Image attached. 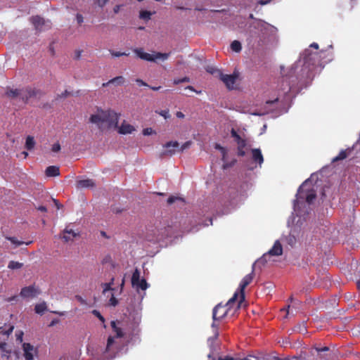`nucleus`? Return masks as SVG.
Masks as SVG:
<instances>
[{"label":"nucleus","instance_id":"10","mask_svg":"<svg viewBox=\"0 0 360 360\" xmlns=\"http://www.w3.org/2000/svg\"><path fill=\"white\" fill-rule=\"evenodd\" d=\"M226 85L229 89H233V86L238 78V75L233 73L232 75H225L223 72L220 73L219 77Z\"/></svg>","mask_w":360,"mask_h":360},{"label":"nucleus","instance_id":"11","mask_svg":"<svg viewBox=\"0 0 360 360\" xmlns=\"http://www.w3.org/2000/svg\"><path fill=\"white\" fill-rule=\"evenodd\" d=\"M39 294V290L34 285L24 287L21 289L20 296L24 298L34 297Z\"/></svg>","mask_w":360,"mask_h":360},{"label":"nucleus","instance_id":"23","mask_svg":"<svg viewBox=\"0 0 360 360\" xmlns=\"http://www.w3.org/2000/svg\"><path fill=\"white\" fill-rule=\"evenodd\" d=\"M115 337H112V336H109L108 340H107V345H106V347H105V353H109V352H114L115 350V348H114V345H115Z\"/></svg>","mask_w":360,"mask_h":360},{"label":"nucleus","instance_id":"39","mask_svg":"<svg viewBox=\"0 0 360 360\" xmlns=\"http://www.w3.org/2000/svg\"><path fill=\"white\" fill-rule=\"evenodd\" d=\"M189 82H190V78L188 77H184L181 78V79H174V81H173V84H175V85H177V84H179L181 83Z\"/></svg>","mask_w":360,"mask_h":360},{"label":"nucleus","instance_id":"33","mask_svg":"<svg viewBox=\"0 0 360 360\" xmlns=\"http://www.w3.org/2000/svg\"><path fill=\"white\" fill-rule=\"evenodd\" d=\"M231 48L233 51L238 53L241 51L242 46L239 41L235 40L231 44Z\"/></svg>","mask_w":360,"mask_h":360},{"label":"nucleus","instance_id":"46","mask_svg":"<svg viewBox=\"0 0 360 360\" xmlns=\"http://www.w3.org/2000/svg\"><path fill=\"white\" fill-rule=\"evenodd\" d=\"M113 289L111 288L110 283H104L103 284V293L105 294L107 291L112 290Z\"/></svg>","mask_w":360,"mask_h":360},{"label":"nucleus","instance_id":"60","mask_svg":"<svg viewBox=\"0 0 360 360\" xmlns=\"http://www.w3.org/2000/svg\"><path fill=\"white\" fill-rule=\"evenodd\" d=\"M120 10V5L115 6L114 7V8H113V11H114L115 13H119Z\"/></svg>","mask_w":360,"mask_h":360},{"label":"nucleus","instance_id":"38","mask_svg":"<svg viewBox=\"0 0 360 360\" xmlns=\"http://www.w3.org/2000/svg\"><path fill=\"white\" fill-rule=\"evenodd\" d=\"M207 71L210 72L212 75H215L216 76L219 77L220 76V73H222V72L220 70H218L214 67H208L207 68Z\"/></svg>","mask_w":360,"mask_h":360},{"label":"nucleus","instance_id":"48","mask_svg":"<svg viewBox=\"0 0 360 360\" xmlns=\"http://www.w3.org/2000/svg\"><path fill=\"white\" fill-rule=\"evenodd\" d=\"M118 304L117 300L112 295L111 298L110 299V304L115 307Z\"/></svg>","mask_w":360,"mask_h":360},{"label":"nucleus","instance_id":"29","mask_svg":"<svg viewBox=\"0 0 360 360\" xmlns=\"http://www.w3.org/2000/svg\"><path fill=\"white\" fill-rule=\"evenodd\" d=\"M6 239L10 240L15 245V247L20 246L22 244H25V245H28L32 243V241H29V242L25 243L23 241L18 240L15 237H6Z\"/></svg>","mask_w":360,"mask_h":360},{"label":"nucleus","instance_id":"15","mask_svg":"<svg viewBox=\"0 0 360 360\" xmlns=\"http://www.w3.org/2000/svg\"><path fill=\"white\" fill-rule=\"evenodd\" d=\"M95 186L94 181L90 179L77 180L76 182V187L79 189L93 188Z\"/></svg>","mask_w":360,"mask_h":360},{"label":"nucleus","instance_id":"22","mask_svg":"<svg viewBox=\"0 0 360 360\" xmlns=\"http://www.w3.org/2000/svg\"><path fill=\"white\" fill-rule=\"evenodd\" d=\"M217 339V338H214V335L207 339V344L211 350L210 353L207 355L209 359H211L213 356L214 352L216 350L215 341Z\"/></svg>","mask_w":360,"mask_h":360},{"label":"nucleus","instance_id":"50","mask_svg":"<svg viewBox=\"0 0 360 360\" xmlns=\"http://www.w3.org/2000/svg\"><path fill=\"white\" fill-rule=\"evenodd\" d=\"M108 0H96V3L100 6L103 7L107 3Z\"/></svg>","mask_w":360,"mask_h":360},{"label":"nucleus","instance_id":"61","mask_svg":"<svg viewBox=\"0 0 360 360\" xmlns=\"http://www.w3.org/2000/svg\"><path fill=\"white\" fill-rule=\"evenodd\" d=\"M278 99H279V98L277 97L276 98H275V99H274V100H273V101H271V100L267 101L266 102V104H272V103H274L277 102V101H278Z\"/></svg>","mask_w":360,"mask_h":360},{"label":"nucleus","instance_id":"24","mask_svg":"<svg viewBox=\"0 0 360 360\" xmlns=\"http://www.w3.org/2000/svg\"><path fill=\"white\" fill-rule=\"evenodd\" d=\"M6 95L11 98H16L20 97V89H8Z\"/></svg>","mask_w":360,"mask_h":360},{"label":"nucleus","instance_id":"2","mask_svg":"<svg viewBox=\"0 0 360 360\" xmlns=\"http://www.w3.org/2000/svg\"><path fill=\"white\" fill-rule=\"evenodd\" d=\"M301 63H302V71H306L305 74L308 76L309 72L312 71L315 66L320 64L319 53L317 51L312 52L309 49H306L302 54V60H300L298 63L295 65V67L292 68L294 72Z\"/></svg>","mask_w":360,"mask_h":360},{"label":"nucleus","instance_id":"49","mask_svg":"<svg viewBox=\"0 0 360 360\" xmlns=\"http://www.w3.org/2000/svg\"><path fill=\"white\" fill-rule=\"evenodd\" d=\"M316 351L318 352V353H321V352H328L329 351V347H316L315 348Z\"/></svg>","mask_w":360,"mask_h":360},{"label":"nucleus","instance_id":"21","mask_svg":"<svg viewBox=\"0 0 360 360\" xmlns=\"http://www.w3.org/2000/svg\"><path fill=\"white\" fill-rule=\"evenodd\" d=\"M352 149L347 148L346 150H342L339 154L333 159V162H338L340 160H345L351 153Z\"/></svg>","mask_w":360,"mask_h":360},{"label":"nucleus","instance_id":"57","mask_svg":"<svg viewBox=\"0 0 360 360\" xmlns=\"http://www.w3.org/2000/svg\"><path fill=\"white\" fill-rule=\"evenodd\" d=\"M16 336L17 340H19L20 342L22 341L23 333L22 331H20L19 334H17Z\"/></svg>","mask_w":360,"mask_h":360},{"label":"nucleus","instance_id":"1","mask_svg":"<svg viewBox=\"0 0 360 360\" xmlns=\"http://www.w3.org/2000/svg\"><path fill=\"white\" fill-rule=\"evenodd\" d=\"M120 116V114L114 110H104L98 108L96 113L90 116L89 122L96 124L99 130L103 131L105 129L117 128Z\"/></svg>","mask_w":360,"mask_h":360},{"label":"nucleus","instance_id":"44","mask_svg":"<svg viewBox=\"0 0 360 360\" xmlns=\"http://www.w3.org/2000/svg\"><path fill=\"white\" fill-rule=\"evenodd\" d=\"M161 116L164 117L165 119H167L170 117L169 110H161L158 112Z\"/></svg>","mask_w":360,"mask_h":360},{"label":"nucleus","instance_id":"32","mask_svg":"<svg viewBox=\"0 0 360 360\" xmlns=\"http://www.w3.org/2000/svg\"><path fill=\"white\" fill-rule=\"evenodd\" d=\"M6 326L0 327V333L3 335H9L10 334L12 333L14 327L11 325L8 326V328H6Z\"/></svg>","mask_w":360,"mask_h":360},{"label":"nucleus","instance_id":"7","mask_svg":"<svg viewBox=\"0 0 360 360\" xmlns=\"http://www.w3.org/2000/svg\"><path fill=\"white\" fill-rule=\"evenodd\" d=\"M30 21L34 26L35 30L39 32L51 27L50 21H46L43 18L39 15L32 16L30 18Z\"/></svg>","mask_w":360,"mask_h":360},{"label":"nucleus","instance_id":"63","mask_svg":"<svg viewBox=\"0 0 360 360\" xmlns=\"http://www.w3.org/2000/svg\"><path fill=\"white\" fill-rule=\"evenodd\" d=\"M310 47L314 48V49H316V50H317V49H319V45H318V44H317V43L314 42V43H312V44L310 45Z\"/></svg>","mask_w":360,"mask_h":360},{"label":"nucleus","instance_id":"35","mask_svg":"<svg viewBox=\"0 0 360 360\" xmlns=\"http://www.w3.org/2000/svg\"><path fill=\"white\" fill-rule=\"evenodd\" d=\"M151 15H152V13L150 11H141L139 13V18L146 21H148V20H150Z\"/></svg>","mask_w":360,"mask_h":360},{"label":"nucleus","instance_id":"54","mask_svg":"<svg viewBox=\"0 0 360 360\" xmlns=\"http://www.w3.org/2000/svg\"><path fill=\"white\" fill-rule=\"evenodd\" d=\"M215 148L221 150V152L223 153L224 155L226 154L225 148L224 147L221 146L219 144H216Z\"/></svg>","mask_w":360,"mask_h":360},{"label":"nucleus","instance_id":"27","mask_svg":"<svg viewBox=\"0 0 360 360\" xmlns=\"http://www.w3.org/2000/svg\"><path fill=\"white\" fill-rule=\"evenodd\" d=\"M157 231L158 232V234H155V236H150L149 234L147 235L146 238H147V240H149V241H152L153 243H158L160 240H162L167 236H164L162 234H160L159 233V230H157Z\"/></svg>","mask_w":360,"mask_h":360},{"label":"nucleus","instance_id":"59","mask_svg":"<svg viewBox=\"0 0 360 360\" xmlns=\"http://www.w3.org/2000/svg\"><path fill=\"white\" fill-rule=\"evenodd\" d=\"M37 209L38 210H39L41 212H46L47 211L46 207L45 206H43V205L39 206Z\"/></svg>","mask_w":360,"mask_h":360},{"label":"nucleus","instance_id":"64","mask_svg":"<svg viewBox=\"0 0 360 360\" xmlns=\"http://www.w3.org/2000/svg\"><path fill=\"white\" fill-rule=\"evenodd\" d=\"M148 87L150 89H151L152 90H153V91H158V90H160L161 89L160 86H149Z\"/></svg>","mask_w":360,"mask_h":360},{"label":"nucleus","instance_id":"47","mask_svg":"<svg viewBox=\"0 0 360 360\" xmlns=\"http://www.w3.org/2000/svg\"><path fill=\"white\" fill-rule=\"evenodd\" d=\"M153 130L151 128H146L143 130V134L145 136L150 135L153 133Z\"/></svg>","mask_w":360,"mask_h":360},{"label":"nucleus","instance_id":"18","mask_svg":"<svg viewBox=\"0 0 360 360\" xmlns=\"http://www.w3.org/2000/svg\"><path fill=\"white\" fill-rule=\"evenodd\" d=\"M134 131L135 128L132 125L125 123L124 122L118 129V132L121 134H131Z\"/></svg>","mask_w":360,"mask_h":360},{"label":"nucleus","instance_id":"37","mask_svg":"<svg viewBox=\"0 0 360 360\" xmlns=\"http://www.w3.org/2000/svg\"><path fill=\"white\" fill-rule=\"evenodd\" d=\"M110 82H112V84H117L118 85H120L124 82V78L122 76H117L110 79Z\"/></svg>","mask_w":360,"mask_h":360},{"label":"nucleus","instance_id":"36","mask_svg":"<svg viewBox=\"0 0 360 360\" xmlns=\"http://www.w3.org/2000/svg\"><path fill=\"white\" fill-rule=\"evenodd\" d=\"M23 266L22 263L15 262V261H11L8 263V267L11 269H18L22 268Z\"/></svg>","mask_w":360,"mask_h":360},{"label":"nucleus","instance_id":"25","mask_svg":"<svg viewBox=\"0 0 360 360\" xmlns=\"http://www.w3.org/2000/svg\"><path fill=\"white\" fill-rule=\"evenodd\" d=\"M76 236L77 234L72 230H68L66 229L64 231L63 238L65 242H68L72 240Z\"/></svg>","mask_w":360,"mask_h":360},{"label":"nucleus","instance_id":"28","mask_svg":"<svg viewBox=\"0 0 360 360\" xmlns=\"http://www.w3.org/2000/svg\"><path fill=\"white\" fill-rule=\"evenodd\" d=\"M34 146H35V141L34 139V137L31 136H28L26 138L25 146V148L28 150H31L34 148Z\"/></svg>","mask_w":360,"mask_h":360},{"label":"nucleus","instance_id":"43","mask_svg":"<svg viewBox=\"0 0 360 360\" xmlns=\"http://www.w3.org/2000/svg\"><path fill=\"white\" fill-rule=\"evenodd\" d=\"M110 53L112 56H115V57H120V56H129V53H127L125 52H120V51H110Z\"/></svg>","mask_w":360,"mask_h":360},{"label":"nucleus","instance_id":"26","mask_svg":"<svg viewBox=\"0 0 360 360\" xmlns=\"http://www.w3.org/2000/svg\"><path fill=\"white\" fill-rule=\"evenodd\" d=\"M47 310L46 303L45 302H42L41 303L37 304L34 307V311L37 314H43L44 311Z\"/></svg>","mask_w":360,"mask_h":360},{"label":"nucleus","instance_id":"6","mask_svg":"<svg viewBox=\"0 0 360 360\" xmlns=\"http://www.w3.org/2000/svg\"><path fill=\"white\" fill-rule=\"evenodd\" d=\"M307 181H305L298 189V192L296 195V200H295L294 204L295 207H296L301 199L303 200L305 198L307 202L311 204L316 197V192L314 190L309 191L307 193L305 194L302 193V187L305 185Z\"/></svg>","mask_w":360,"mask_h":360},{"label":"nucleus","instance_id":"19","mask_svg":"<svg viewBox=\"0 0 360 360\" xmlns=\"http://www.w3.org/2000/svg\"><path fill=\"white\" fill-rule=\"evenodd\" d=\"M45 173L49 177L57 176L60 175V169L57 166H49L46 169Z\"/></svg>","mask_w":360,"mask_h":360},{"label":"nucleus","instance_id":"31","mask_svg":"<svg viewBox=\"0 0 360 360\" xmlns=\"http://www.w3.org/2000/svg\"><path fill=\"white\" fill-rule=\"evenodd\" d=\"M133 287L136 288L137 290H139V289H141L142 290H146L148 288V285L146 279L142 278V279L139 280V281L138 282L137 285H136V286H133Z\"/></svg>","mask_w":360,"mask_h":360},{"label":"nucleus","instance_id":"5","mask_svg":"<svg viewBox=\"0 0 360 360\" xmlns=\"http://www.w3.org/2000/svg\"><path fill=\"white\" fill-rule=\"evenodd\" d=\"M134 52L141 59L150 62H156L158 59L165 60L169 58L170 55V53H162L160 52L155 53V54H150L143 52L141 49H134Z\"/></svg>","mask_w":360,"mask_h":360},{"label":"nucleus","instance_id":"14","mask_svg":"<svg viewBox=\"0 0 360 360\" xmlns=\"http://www.w3.org/2000/svg\"><path fill=\"white\" fill-rule=\"evenodd\" d=\"M290 78L288 77H285L282 78L280 84V89L283 95L285 96L288 93H290L293 87V85L290 84Z\"/></svg>","mask_w":360,"mask_h":360},{"label":"nucleus","instance_id":"62","mask_svg":"<svg viewBox=\"0 0 360 360\" xmlns=\"http://www.w3.org/2000/svg\"><path fill=\"white\" fill-rule=\"evenodd\" d=\"M58 323V319H53V321H51V322L49 324V326L51 327V326H53L54 325H56V323Z\"/></svg>","mask_w":360,"mask_h":360},{"label":"nucleus","instance_id":"42","mask_svg":"<svg viewBox=\"0 0 360 360\" xmlns=\"http://www.w3.org/2000/svg\"><path fill=\"white\" fill-rule=\"evenodd\" d=\"M92 314L96 316L102 323H105V318L101 314V313L96 310L94 309L92 311Z\"/></svg>","mask_w":360,"mask_h":360},{"label":"nucleus","instance_id":"51","mask_svg":"<svg viewBox=\"0 0 360 360\" xmlns=\"http://www.w3.org/2000/svg\"><path fill=\"white\" fill-rule=\"evenodd\" d=\"M76 19H77V21L78 24H79V25H81L83 22V21H84L83 16L81 14H79V13L77 14Z\"/></svg>","mask_w":360,"mask_h":360},{"label":"nucleus","instance_id":"20","mask_svg":"<svg viewBox=\"0 0 360 360\" xmlns=\"http://www.w3.org/2000/svg\"><path fill=\"white\" fill-rule=\"evenodd\" d=\"M110 326L112 328V330L115 333V338H123L125 335L124 332L123 331V330L120 328V327H118L116 324V321H112L110 322Z\"/></svg>","mask_w":360,"mask_h":360},{"label":"nucleus","instance_id":"58","mask_svg":"<svg viewBox=\"0 0 360 360\" xmlns=\"http://www.w3.org/2000/svg\"><path fill=\"white\" fill-rule=\"evenodd\" d=\"M176 116L178 118H181V119H182V118H184L185 117L184 114L182 112H181V111L176 112Z\"/></svg>","mask_w":360,"mask_h":360},{"label":"nucleus","instance_id":"30","mask_svg":"<svg viewBox=\"0 0 360 360\" xmlns=\"http://www.w3.org/2000/svg\"><path fill=\"white\" fill-rule=\"evenodd\" d=\"M140 279V271L138 269H136L131 276V285L136 286Z\"/></svg>","mask_w":360,"mask_h":360},{"label":"nucleus","instance_id":"8","mask_svg":"<svg viewBox=\"0 0 360 360\" xmlns=\"http://www.w3.org/2000/svg\"><path fill=\"white\" fill-rule=\"evenodd\" d=\"M283 254V247L279 240H276L273 247L261 258L262 261L267 262V258L271 256H280Z\"/></svg>","mask_w":360,"mask_h":360},{"label":"nucleus","instance_id":"40","mask_svg":"<svg viewBox=\"0 0 360 360\" xmlns=\"http://www.w3.org/2000/svg\"><path fill=\"white\" fill-rule=\"evenodd\" d=\"M217 321H214L213 320V323H212V329L213 331V335H214V338H218L219 336V330H218V325L216 323Z\"/></svg>","mask_w":360,"mask_h":360},{"label":"nucleus","instance_id":"4","mask_svg":"<svg viewBox=\"0 0 360 360\" xmlns=\"http://www.w3.org/2000/svg\"><path fill=\"white\" fill-rule=\"evenodd\" d=\"M254 278V270L252 269V272L248 275H246L241 281L238 290L236 292H238V303L236 305V309H239L242 307V303L245 300V288L252 283Z\"/></svg>","mask_w":360,"mask_h":360},{"label":"nucleus","instance_id":"13","mask_svg":"<svg viewBox=\"0 0 360 360\" xmlns=\"http://www.w3.org/2000/svg\"><path fill=\"white\" fill-rule=\"evenodd\" d=\"M22 349L24 352V356L25 360H33L34 352H36L34 347L30 343L25 342L22 344Z\"/></svg>","mask_w":360,"mask_h":360},{"label":"nucleus","instance_id":"41","mask_svg":"<svg viewBox=\"0 0 360 360\" xmlns=\"http://www.w3.org/2000/svg\"><path fill=\"white\" fill-rule=\"evenodd\" d=\"M176 200H181V201H184V199L180 198V197H177V196H170L167 199V203L169 205H171L172 203H174V202H176Z\"/></svg>","mask_w":360,"mask_h":360},{"label":"nucleus","instance_id":"16","mask_svg":"<svg viewBox=\"0 0 360 360\" xmlns=\"http://www.w3.org/2000/svg\"><path fill=\"white\" fill-rule=\"evenodd\" d=\"M252 160L261 165L264 162V158L262 154L261 150L259 148L252 149Z\"/></svg>","mask_w":360,"mask_h":360},{"label":"nucleus","instance_id":"53","mask_svg":"<svg viewBox=\"0 0 360 360\" xmlns=\"http://www.w3.org/2000/svg\"><path fill=\"white\" fill-rule=\"evenodd\" d=\"M70 94V93L65 90L64 92H63L60 95H58V98H66L67 96H68Z\"/></svg>","mask_w":360,"mask_h":360},{"label":"nucleus","instance_id":"12","mask_svg":"<svg viewBox=\"0 0 360 360\" xmlns=\"http://www.w3.org/2000/svg\"><path fill=\"white\" fill-rule=\"evenodd\" d=\"M191 143H192V142L191 141H188L185 142L182 146H180L179 142L176 141H169V142H167L163 146V147L167 148H168L169 147H173V148H176L177 152H183L184 150L188 148L191 146Z\"/></svg>","mask_w":360,"mask_h":360},{"label":"nucleus","instance_id":"56","mask_svg":"<svg viewBox=\"0 0 360 360\" xmlns=\"http://www.w3.org/2000/svg\"><path fill=\"white\" fill-rule=\"evenodd\" d=\"M53 200L58 210L60 209L63 207V205L58 202V200L56 199H53Z\"/></svg>","mask_w":360,"mask_h":360},{"label":"nucleus","instance_id":"3","mask_svg":"<svg viewBox=\"0 0 360 360\" xmlns=\"http://www.w3.org/2000/svg\"><path fill=\"white\" fill-rule=\"evenodd\" d=\"M238 292H235L233 297L227 302L225 305L221 304V303L217 304L212 311L213 320L214 321H217L225 318L227 316L229 311L231 309L232 305L236 302H238Z\"/></svg>","mask_w":360,"mask_h":360},{"label":"nucleus","instance_id":"45","mask_svg":"<svg viewBox=\"0 0 360 360\" xmlns=\"http://www.w3.org/2000/svg\"><path fill=\"white\" fill-rule=\"evenodd\" d=\"M60 145L59 143H56L52 146V151L54 153H57L60 150Z\"/></svg>","mask_w":360,"mask_h":360},{"label":"nucleus","instance_id":"55","mask_svg":"<svg viewBox=\"0 0 360 360\" xmlns=\"http://www.w3.org/2000/svg\"><path fill=\"white\" fill-rule=\"evenodd\" d=\"M244 148H238V154L239 156L243 157L245 155V152L244 151Z\"/></svg>","mask_w":360,"mask_h":360},{"label":"nucleus","instance_id":"52","mask_svg":"<svg viewBox=\"0 0 360 360\" xmlns=\"http://www.w3.org/2000/svg\"><path fill=\"white\" fill-rule=\"evenodd\" d=\"M136 82L139 85V86H149V85L146 83L145 82H143L142 79H136Z\"/></svg>","mask_w":360,"mask_h":360},{"label":"nucleus","instance_id":"9","mask_svg":"<svg viewBox=\"0 0 360 360\" xmlns=\"http://www.w3.org/2000/svg\"><path fill=\"white\" fill-rule=\"evenodd\" d=\"M38 91L31 87L20 89V99L23 103H27L30 98L37 96Z\"/></svg>","mask_w":360,"mask_h":360},{"label":"nucleus","instance_id":"34","mask_svg":"<svg viewBox=\"0 0 360 360\" xmlns=\"http://www.w3.org/2000/svg\"><path fill=\"white\" fill-rule=\"evenodd\" d=\"M165 150L162 153V156H172L177 151L176 148L173 147H169L168 148H165Z\"/></svg>","mask_w":360,"mask_h":360},{"label":"nucleus","instance_id":"17","mask_svg":"<svg viewBox=\"0 0 360 360\" xmlns=\"http://www.w3.org/2000/svg\"><path fill=\"white\" fill-rule=\"evenodd\" d=\"M231 135L235 139L238 148H245L246 146L245 140L242 139L234 129H231Z\"/></svg>","mask_w":360,"mask_h":360}]
</instances>
